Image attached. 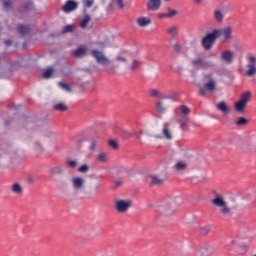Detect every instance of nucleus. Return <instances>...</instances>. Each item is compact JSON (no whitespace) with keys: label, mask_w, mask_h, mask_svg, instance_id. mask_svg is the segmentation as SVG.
<instances>
[{"label":"nucleus","mask_w":256,"mask_h":256,"mask_svg":"<svg viewBox=\"0 0 256 256\" xmlns=\"http://www.w3.org/2000/svg\"><path fill=\"white\" fill-rule=\"evenodd\" d=\"M53 108L55 109V111H60V112H65V111H69V106H67L65 103L63 102H59L56 103Z\"/></svg>","instance_id":"nucleus-26"},{"label":"nucleus","mask_w":256,"mask_h":256,"mask_svg":"<svg viewBox=\"0 0 256 256\" xmlns=\"http://www.w3.org/2000/svg\"><path fill=\"white\" fill-rule=\"evenodd\" d=\"M71 183L75 193H83L85 191V178L82 176L72 177Z\"/></svg>","instance_id":"nucleus-9"},{"label":"nucleus","mask_w":256,"mask_h":256,"mask_svg":"<svg viewBox=\"0 0 256 256\" xmlns=\"http://www.w3.org/2000/svg\"><path fill=\"white\" fill-rule=\"evenodd\" d=\"M72 55L74 57H77L78 59H81V57H85V55H87V46L80 45L76 50L72 51Z\"/></svg>","instance_id":"nucleus-17"},{"label":"nucleus","mask_w":256,"mask_h":256,"mask_svg":"<svg viewBox=\"0 0 256 256\" xmlns=\"http://www.w3.org/2000/svg\"><path fill=\"white\" fill-rule=\"evenodd\" d=\"M216 108L218 111H221V113H224V115H227L229 113V107H227V104L225 102H220L216 105Z\"/></svg>","instance_id":"nucleus-27"},{"label":"nucleus","mask_w":256,"mask_h":256,"mask_svg":"<svg viewBox=\"0 0 256 256\" xmlns=\"http://www.w3.org/2000/svg\"><path fill=\"white\" fill-rule=\"evenodd\" d=\"M89 21H91V17H89V15L84 16V18L80 22L81 29H86L87 25H89Z\"/></svg>","instance_id":"nucleus-35"},{"label":"nucleus","mask_w":256,"mask_h":256,"mask_svg":"<svg viewBox=\"0 0 256 256\" xmlns=\"http://www.w3.org/2000/svg\"><path fill=\"white\" fill-rule=\"evenodd\" d=\"M249 124V120H247V118L245 117H240L238 119V121H236L235 125H237V127H245V125Z\"/></svg>","instance_id":"nucleus-34"},{"label":"nucleus","mask_w":256,"mask_h":256,"mask_svg":"<svg viewBox=\"0 0 256 256\" xmlns=\"http://www.w3.org/2000/svg\"><path fill=\"white\" fill-rule=\"evenodd\" d=\"M231 245L233 247V250L235 253H238V255H246L247 251H249L250 246L247 244L239 245L235 240L231 241Z\"/></svg>","instance_id":"nucleus-14"},{"label":"nucleus","mask_w":256,"mask_h":256,"mask_svg":"<svg viewBox=\"0 0 256 256\" xmlns=\"http://www.w3.org/2000/svg\"><path fill=\"white\" fill-rule=\"evenodd\" d=\"M78 171L79 173H87V171H89V166L87 164L81 165Z\"/></svg>","instance_id":"nucleus-45"},{"label":"nucleus","mask_w":256,"mask_h":256,"mask_svg":"<svg viewBox=\"0 0 256 256\" xmlns=\"http://www.w3.org/2000/svg\"><path fill=\"white\" fill-rule=\"evenodd\" d=\"M213 18L217 23H223V19H225V14L221 10H214Z\"/></svg>","instance_id":"nucleus-22"},{"label":"nucleus","mask_w":256,"mask_h":256,"mask_svg":"<svg viewBox=\"0 0 256 256\" xmlns=\"http://www.w3.org/2000/svg\"><path fill=\"white\" fill-rule=\"evenodd\" d=\"M174 53L180 54L183 53V46L181 45V43L176 42L174 44L171 45Z\"/></svg>","instance_id":"nucleus-31"},{"label":"nucleus","mask_w":256,"mask_h":256,"mask_svg":"<svg viewBox=\"0 0 256 256\" xmlns=\"http://www.w3.org/2000/svg\"><path fill=\"white\" fill-rule=\"evenodd\" d=\"M161 4V0H148L146 7L148 11H159V9H161Z\"/></svg>","instance_id":"nucleus-16"},{"label":"nucleus","mask_w":256,"mask_h":256,"mask_svg":"<svg viewBox=\"0 0 256 256\" xmlns=\"http://www.w3.org/2000/svg\"><path fill=\"white\" fill-rule=\"evenodd\" d=\"M211 203L214 207L218 208V211L220 215L223 217H232L233 216V210L229 205L227 204V201L223 199L220 195L215 196L212 200Z\"/></svg>","instance_id":"nucleus-2"},{"label":"nucleus","mask_w":256,"mask_h":256,"mask_svg":"<svg viewBox=\"0 0 256 256\" xmlns=\"http://www.w3.org/2000/svg\"><path fill=\"white\" fill-rule=\"evenodd\" d=\"M3 7L5 11H9L10 9H13V2L11 0H4Z\"/></svg>","instance_id":"nucleus-38"},{"label":"nucleus","mask_w":256,"mask_h":256,"mask_svg":"<svg viewBox=\"0 0 256 256\" xmlns=\"http://www.w3.org/2000/svg\"><path fill=\"white\" fill-rule=\"evenodd\" d=\"M67 165H68V167H70V169H75V167H77V161L76 160H68Z\"/></svg>","instance_id":"nucleus-46"},{"label":"nucleus","mask_w":256,"mask_h":256,"mask_svg":"<svg viewBox=\"0 0 256 256\" xmlns=\"http://www.w3.org/2000/svg\"><path fill=\"white\" fill-rule=\"evenodd\" d=\"M109 147H111V149H118L119 144H117V141H115V140H110L109 141Z\"/></svg>","instance_id":"nucleus-48"},{"label":"nucleus","mask_w":256,"mask_h":256,"mask_svg":"<svg viewBox=\"0 0 256 256\" xmlns=\"http://www.w3.org/2000/svg\"><path fill=\"white\" fill-rule=\"evenodd\" d=\"M141 68V62L139 60H133L132 64L130 65V71H139Z\"/></svg>","instance_id":"nucleus-32"},{"label":"nucleus","mask_w":256,"mask_h":256,"mask_svg":"<svg viewBox=\"0 0 256 256\" xmlns=\"http://www.w3.org/2000/svg\"><path fill=\"white\" fill-rule=\"evenodd\" d=\"M11 191L15 193V195H23V187L19 183L12 184Z\"/></svg>","instance_id":"nucleus-25"},{"label":"nucleus","mask_w":256,"mask_h":256,"mask_svg":"<svg viewBox=\"0 0 256 256\" xmlns=\"http://www.w3.org/2000/svg\"><path fill=\"white\" fill-rule=\"evenodd\" d=\"M130 207H133L132 200L120 199V200H116L114 204V208L116 209L117 213H127Z\"/></svg>","instance_id":"nucleus-8"},{"label":"nucleus","mask_w":256,"mask_h":256,"mask_svg":"<svg viewBox=\"0 0 256 256\" xmlns=\"http://www.w3.org/2000/svg\"><path fill=\"white\" fill-rule=\"evenodd\" d=\"M163 1H165V3H167V2H169L170 0H163Z\"/></svg>","instance_id":"nucleus-57"},{"label":"nucleus","mask_w":256,"mask_h":256,"mask_svg":"<svg viewBox=\"0 0 256 256\" xmlns=\"http://www.w3.org/2000/svg\"><path fill=\"white\" fill-rule=\"evenodd\" d=\"M90 54L93 57V59H95L98 65H102L103 67L111 65V59H109L107 55H105V52L93 49L91 50Z\"/></svg>","instance_id":"nucleus-5"},{"label":"nucleus","mask_w":256,"mask_h":256,"mask_svg":"<svg viewBox=\"0 0 256 256\" xmlns=\"http://www.w3.org/2000/svg\"><path fill=\"white\" fill-rule=\"evenodd\" d=\"M116 61H120L121 63H127V58L123 56H117Z\"/></svg>","instance_id":"nucleus-50"},{"label":"nucleus","mask_w":256,"mask_h":256,"mask_svg":"<svg viewBox=\"0 0 256 256\" xmlns=\"http://www.w3.org/2000/svg\"><path fill=\"white\" fill-rule=\"evenodd\" d=\"M49 173L52 177V181H54L56 185L59 187H65V185H67V180H65V176H63V173H65V168L63 166H52L49 169Z\"/></svg>","instance_id":"nucleus-3"},{"label":"nucleus","mask_w":256,"mask_h":256,"mask_svg":"<svg viewBox=\"0 0 256 256\" xmlns=\"http://www.w3.org/2000/svg\"><path fill=\"white\" fill-rule=\"evenodd\" d=\"M157 111H158L159 113H164V111H165V106L163 105V102H158V103H157Z\"/></svg>","instance_id":"nucleus-47"},{"label":"nucleus","mask_w":256,"mask_h":256,"mask_svg":"<svg viewBox=\"0 0 256 256\" xmlns=\"http://www.w3.org/2000/svg\"><path fill=\"white\" fill-rule=\"evenodd\" d=\"M170 39H177L179 37V26L174 25L168 29Z\"/></svg>","instance_id":"nucleus-21"},{"label":"nucleus","mask_w":256,"mask_h":256,"mask_svg":"<svg viewBox=\"0 0 256 256\" xmlns=\"http://www.w3.org/2000/svg\"><path fill=\"white\" fill-rule=\"evenodd\" d=\"M150 185H163V179H161L159 176H151Z\"/></svg>","instance_id":"nucleus-33"},{"label":"nucleus","mask_w":256,"mask_h":256,"mask_svg":"<svg viewBox=\"0 0 256 256\" xmlns=\"http://www.w3.org/2000/svg\"><path fill=\"white\" fill-rule=\"evenodd\" d=\"M241 103H244L245 105H247V103H249V101H251V92H245L240 96V100Z\"/></svg>","instance_id":"nucleus-28"},{"label":"nucleus","mask_w":256,"mask_h":256,"mask_svg":"<svg viewBox=\"0 0 256 256\" xmlns=\"http://www.w3.org/2000/svg\"><path fill=\"white\" fill-rule=\"evenodd\" d=\"M174 167L176 171H185V169H187V162L178 161Z\"/></svg>","instance_id":"nucleus-29"},{"label":"nucleus","mask_w":256,"mask_h":256,"mask_svg":"<svg viewBox=\"0 0 256 256\" xmlns=\"http://www.w3.org/2000/svg\"><path fill=\"white\" fill-rule=\"evenodd\" d=\"M220 59L226 65H231L235 61V54L231 50H225L220 54Z\"/></svg>","instance_id":"nucleus-13"},{"label":"nucleus","mask_w":256,"mask_h":256,"mask_svg":"<svg viewBox=\"0 0 256 256\" xmlns=\"http://www.w3.org/2000/svg\"><path fill=\"white\" fill-rule=\"evenodd\" d=\"M194 3H196V5H201V3H203V0H194Z\"/></svg>","instance_id":"nucleus-54"},{"label":"nucleus","mask_w":256,"mask_h":256,"mask_svg":"<svg viewBox=\"0 0 256 256\" xmlns=\"http://www.w3.org/2000/svg\"><path fill=\"white\" fill-rule=\"evenodd\" d=\"M33 9H35L33 2H28L24 5V11H33Z\"/></svg>","instance_id":"nucleus-42"},{"label":"nucleus","mask_w":256,"mask_h":256,"mask_svg":"<svg viewBox=\"0 0 256 256\" xmlns=\"http://www.w3.org/2000/svg\"><path fill=\"white\" fill-rule=\"evenodd\" d=\"M114 3L119 9H125V3L123 0H114Z\"/></svg>","instance_id":"nucleus-44"},{"label":"nucleus","mask_w":256,"mask_h":256,"mask_svg":"<svg viewBox=\"0 0 256 256\" xmlns=\"http://www.w3.org/2000/svg\"><path fill=\"white\" fill-rule=\"evenodd\" d=\"M162 136L164 139L171 141L173 139V135H171V130L169 129V123H164L162 128Z\"/></svg>","instance_id":"nucleus-20"},{"label":"nucleus","mask_w":256,"mask_h":256,"mask_svg":"<svg viewBox=\"0 0 256 256\" xmlns=\"http://www.w3.org/2000/svg\"><path fill=\"white\" fill-rule=\"evenodd\" d=\"M136 23L138 27H148V25H151V18L141 16L136 19Z\"/></svg>","instance_id":"nucleus-19"},{"label":"nucleus","mask_w":256,"mask_h":256,"mask_svg":"<svg viewBox=\"0 0 256 256\" xmlns=\"http://www.w3.org/2000/svg\"><path fill=\"white\" fill-rule=\"evenodd\" d=\"M191 65L193 69H196L197 71H200L201 69L207 71V69H211V67H213V63L205 60L203 57L194 58L191 60Z\"/></svg>","instance_id":"nucleus-6"},{"label":"nucleus","mask_w":256,"mask_h":256,"mask_svg":"<svg viewBox=\"0 0 256 256\" xmlns=\"http://www.w3.org/2000/svg\"><path fill=\"white\" fill-rule=\"evenodd\" d=\"M5 125H6V127H7V125H9V121H6V122H5Z\"/></svg>","instance_id":"nucleus-56"},{"label":"nucleus","mask_w":256,"mask_h":256,"mask_svg":"<svg viewBox=\"0 0 256 256\" xmlns=\"http://www.w3.org/2000/svg\"><path fill=\"white\" fill-rule=\"evenodd\" d=\"M97 147H99V142L93 140V141L91 142V144H90V150H91V151H95V149H97Z\"/></svg>","instance_id":"nucleus-49"},{"label":"nucleus","mask_w":256,"mask_h":256,"mask_svg":"<svg viewBox=\"0 0 256 256\" xmlns=\"http://www.w3.org/2000/svg\"><path fill=\"white\" fill-rule=\"evenodd\" d=\"M254 256H256V254Z\"/></svg>","instance_id":"nucleus-58"},{"label":"nucleus","mask_w":256,"mask_h":256,"mask_svg":"<svg viewBox=\"0 0 256 256\" xmlns=\"http://www.w3.org/2000/svg\"><path fill=\"white\" fill-rule=\"evenodd\" d=\"M79 7V2L75 0H67L62 6L63 13H73Z\"/></svg>","instance_id":"nucleus-12"},{"label":"nucleus","mask_w":256,"mask_h":256,"mask_svg":"<svg viewBox=\"0 0 256 256\" xmlns=\"http://www.w3.org/2000/svg\"><path fill=\"white\" fill-rule=\"evenodd\" d=\"M93 3H94L93 0H86L85 1V7H88V8L93 7Z\"/></svg>","instance_id":"nucleus-51"},{"label":"nucleus","mask_w":256,"mask_h":256,"mask_svg":"<svg viewBox=\"0 0 256 256\" xmlns=\"http://www.w3.org/2000/svg\"><path fill=\"white\" fill-rule=\"evenodd\" d=\"M121 185H123V181L121 180L115 181V187H121Z\"/></svg>","instance_id":"nucleus-53"},{"label":"nucleus","mask_w":256,"mask_h":256,"mask_svg":"<svg viewBox=\"0 0 256 256\" xmlns=\"http://www.w3.org/2000/svg\"><path fill=\"white\" fill-rule=\"evenodd\" d=\"M53 73H55V68L53 66H49L48 68L44 69L42 77L43 79H51Z\"/></svg>","instance_id":"nucleus-23"},{"label":"nucleus","mask_w":256,"mask_h":256,"mask_svg":"<svg viewBox=\"0 0 256 256\" xmlns=\"http://www.w3.org/2000/svg\"><path fill=\"white\" fill-rule=\"evenodd\" d=\"M17 31L20 35H27V33L31 31V27L29 25L19 24L17 26Z\"/></svg>","instance_id":"nucleus-24"},{"label":"nucleus","mask_w":256,"mask_h":256,"mask_svg":"<svg viewBox=\"0 0 256 256\" xmlns=\"http://www.w3.org/2000/svg\"><path fill=\"white\" fill-rule=\"evenodd\" d=\"M179 15V11L172 8H167V12L160 15V19H173V17H177Z\"/></svg>","instance_id":"nucleus-18"},{"label":"nucleus","mask_w":256,"mask_h":256,"mask_svg":"<svg viewBox=\"0 0 256 256\" xmlns=\"http://www.w3.org/2000/svg\"><path fill=\"white\" fill-rule=\"evenodd\" d=\"M217 37H221L223 43H227V41H231L233 39V28L231 26L222 28V29H214Z\"/></svg>","instance_id":"nucleus-7"},{"label":"nucleus","mask_w":256,"mask_h":256,"mask_svg":"<svg viewBox=\"0 0 256 256\" xmlns=\"http://www.w3.org/2000/svg\"><path fill=\"white\" fill-rule=\"evenodd\" d=\"M187 117H183L178 119L176 122L178 123V125H180V127H185L187 125Z\"/></svg>","instance_id":"nucleus-43"},{"label":"nucleus","mask_w":256,"mask_h":256,"mask_svg":"<svg viewBox=\"0 0 256 256\" xmlns=\"http://www.w3.org/2000/svg\"><path fill=\"white\" fill-rule=\"evenodd\" d=\"M217 33L215 32V29H213L211 32H207L203 38L201 39V46L205 51H211L217 43Z\"/></svg>","instance_id":"nucleus-4"},{"label":"nucleus","mask_w":256,"mask_h":256,"mask_svg":"<svg viewBox=\"0 0 256 256\" xmlns=\"http://www.w3.org/2000/svg\"><path fill=\"white\" fill-rule=\"evenodd\" d=\"M204 87L199 88V95L201 97H205L207 95V91L209 93H213L217 89V81L213 77V73H206L203 76Z\"/></svg>","instance_id":"nucleus-1"},{"label":"nucleus","mask_w":256,"mask_h":256,"mask_svg":"<svg viewBox=\"0 0 256 256\" xmlns=\"http://www.w3.org/2000/svg\"><path fill=\"white\" fill-rule=\"evenodd\" d=\"M107 157L108 154L105 152L99 153L97 156L98 161H100V163H107Z\"/></svg>","instance_id":"nucleus-37"},{"label":"nucleus","mask_w":256,"mask_h":256,"mask_svg":"<svg viewBox=\"0 0 256 256\" xmlns=\"http://www.w3.org/2000/svg\"><path fill=\"white\" fill-rule=\"evenodd\" d=\"M75 31V25L69 24L63 27L62 33H73Z\"/></svg>","instance_id":"nucleus-36"},{"label":"nucleus","mask_w":256,"mask_h":256,"mask_svg":"<svg viewBox=\"0 0 256 256\" xmlns=\"http://www.w3.org/2000/svg\"><path fill=\"white\" fill-rule=\"evenodd\" d=\"M240 238L241 239H248L249 243L256 242V235L251 232L250 229H242L240 230Z\"/></svg>","instance_id":"nucleus-15"},{"label":"nucleus","mask_w":256,"mask_h":256,"mask_svg":"<svg viewBox=\"0 0 256 256\" xmlns=\"http://www.w3.org/2000/svg\"><path fill=\"white\" fill-rule=\"evenodd\" d=\"M179 110L181 111V113H183V115H189V113H191V109H189V107L185 105L180 106Z\"/></svg>","instance_id":"nucleus-41"},{"label":"nucleus","mask_w":256,"mask_h":256,"mask_svg":"<svg viewBox=\"0 0 256 256\" xmlns=\"http://www.w3.org/2000/svg\"><path fill=\"white\" fill-rule=\"evenodd\" d=\"M249 151H256V146L255 147L250 146Z\"/></svg>","instance_id":"nucleus-55"},{"label":"nucleus","mask_w":256,"mask_h":256,"mask_svg":"<svg viewBox=\"0 0 256 256\" xmlns=\"http://www.w3.org/2000/svg\"><path fill=\"white\" fill-rule=\"evenodd\" d=\"M175 201H171L170 203L162 206L160 208V217H169V215H173L175 213Z\"/></svg>","instance_id":"nucleus-11"},{"label":"nucleus","mask_w":256,"mask_h":256,"mask_svg":"<svg viewBox=\"0 0 256 256\" xmlns=\"http://www.w3.org/2000/svg\"><path fill=\"white\" fill-rule=\"evenodd\" d=\"M246 67H247V71H246L247 77H253L254 75H256V56L255 55H250L248 57V63Z\"/></svg>","instance_id":"nucleus-10"},{"label":"nucleus","mask_w":256,"mask_h":256,"mask_svg":"<svg viewBox=\"0 0 256 256\" xmlns=\"http://www.w3.org/2000/svg\"><path fill=\"white\" fill-rule=\"evenodd\" d=\"M245 107H247V104H244L243 102H240V100L235 104V111L237 113H244Z\"/></svg>","instance_id":"nucleus-30"},{"label":"nucleus","mask_w":256,"mask_h":256,"mask_svg":"<svg viewBox=\"0 0 256 256\" xmlns=\"http://www.w3.org/2000/svg\"><path fill=\"white\" fill-rule=\"evenodd\" d=\"M202 235H207L209 233V228H201Z\"/></svg>","instance_id":"nucleus-52"},{"label":"nucleus","mask_w":256,"mask_h":256,"mask_svg":"<svg viewBox=\"0 0 256 256\" xmlns=\"http://www.w3.org/2000/svg\"><path fill=\"white\" fill-rule=\"evenodd\" d=\"M59 87L63 89V91H66L67 93H71V85L65 84L63 82L58 83Z\"/></svg>","instance_id":"nucleus-39"},{"label":"nucleus","mask_w":256,"mask_h":256,"mask_svg":"<svg viewBox=\"0 0 256 256\" xmlns=\"http://www.w3.org/2000/svg\"><path fill=\"white\" fill-rule=\"evenodd\" d=\"M149 94H150L151 97H156L158 99L161 97V92L157 89H151L149 91Z\"/></svg>","instance_id":"nucleus-40"}]
</instances>
